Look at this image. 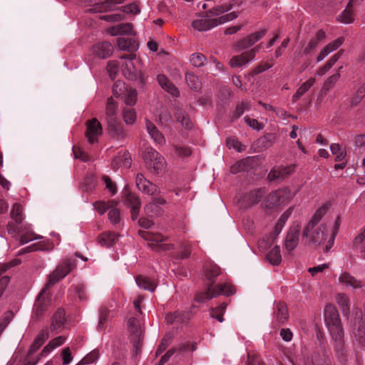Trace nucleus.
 <instances>
[{
    "mask_svg": "<svg viewBox=\"0 0 365 365\" xmlns=\"http://www.w3.org/2000/svg\"><path fill=\"white\" fill-rule=\"evenodd\" d=\"M324 318L337 351H342L344 346V330L336 308L331 304L326 305Z\"/></svg>",
    "mask_w": 365,
    "mask_h": 365,
    "instance_id": "1",
    "label": "nucleus"
},
{
    "mask_svg": "<svg viewBox=\"0 0 365 365\" xmlns=\"http://www.w3.org/2000/svg\"><path fill=\"white\" fill-rule=\"evenodd\" d=\"M118 106V103L114 101L113 97L109 98L107 101L106 114L110 135L120 140L125 137V134L122 125L117 118Z\"/></svg>",
    "mask_w": 365,
    "mask_h": 365,
    "instance_id": "2",
    "label": "nucleus"
},
{
    "mask_svg": "<svg viewBox=\"0 0 365 365\" xmlns=\"http://www.w3.org/2000/svg\"><path fill=\"white\" fill-rule=\"evenodd\" d=\"M297 195L288 187L277 189L269 193L264 200L262 205L264 208L272 209L278 206L287 205Z\"/></svg>",
    "mask_w": 365,
    "mask_h": 365,
    "instance_id": "3",
    "label": "nucleus"
},
{
    "mask_svg": "<svg viewBox=\"0 0 365 365\" xmlns=\"http://www.w3.org/2000/svg\"><path fill=\"white\" fill-rule=\"evenodd\" d=\"M238 16V13L232 11L229 14L222 15L218 18L204 17L195 20L192 26L194 29L199 31H208L218 25L223 24L235 19Z\"/></svg>",
    "mask_w": 365,
    "mask_h": 365,
    "instance_id": "4",
    "label": "nucleus"
},
{
    "mask_svg": "<svg viewBox=\"0 0 365 365\" xmlns=\"http://www.w3.org/2000/svg\"><path fill=\"white\" fill-rule=\"evenodd\" d=\"M328 237V230L325 224L319 225L308 222L302 232V237L306 238L309 243L321 245L324 243Z\"/></svg>",
    "mask_w": 365,
    "mask_h": 365,
    "instance_id": "5",
    "label": "nucleus"
},
{
    "mask_svg": "<svg viewBox=\"0 0 365 365\" xmlns=\"http://www.w3.org/2000/svg\"><path fill=\"white\" fill-rule=\"evenodd\" d=\"M145 166L151 173L157 175L162 174L166 166L165 158L152 148L146 149L143 154Z\"/></svg>",
    "mask_w": 365,
    "mask_h": 365,
    "instance_id": "6",
    "label": "nucleus"
},
{
    "mask_svg": "<svg viewBox=\"0 0 365 365\" xmlns=\"http://www.w3.org/2000/svg\"><path fill=\"white\" fill-rule=\"evenodd\" d=\"M235 293V287L230 282H225L217 284L216 287L209 285L205 292H201L195 296V300L202 302L205 300L210 299L220 294L230 296Z\"/></svg>",
    "mask_w": 365,
    "mask_h": 365,
    "instance_id": "7",
    "label": "nucleus"
},
{
    "mask_svg": "<svg viewBox=\"0 0 365 365\" xmlns=\"http://www.w3.org/2000/svg\"><path fill=\"white\" fill-rule=\"evenodd\" d=\"M76 259L67 258L61 261L56 269L48 275L46 282L47 287H52L59 280L66 277L73 269L76 268Z\"/></svg>",
    "mask_w": 365,
    "mask_h": 365,
    "instance_id": "8",
    "label": "nucleus"
},
{
    "mask_svg": "<svg viewBox=\"0 0 365 365\" xmlns=\"http://www.w3.org/2000/svg\"><path fill=\"white\" fill-rule=\"evenodd\" d=\"M139 235L148 241V245L154 251H168L175 247L173 244L165 243L166 238L160 233L139 231Z\"/></svg>",
    "mask_w": 365,
    "mask_h": 365,
    "instance_id": "9",
    "label": "nucleus"
},
{
    "mask_svg": "<svg viewBox=\"0 0 365 365\" xmlns=\"http://www.w3.org/2000/svg\"><path fill=\"white\" fill-rule=\"evenodd\" d=\"M113 94L115 98L123 100L127 106H133L137 101L136 90L120 81H116L114 83Z\"/></svg>",
    "mask_w": 365,
    "mask_h": 365,
    "instance_id": "10",
    "label": "nucleus"
},
{
    "mask_svg": "<svg viewBox=\"0 0 365 365\" xmlns=\"http://www.w3.org/2000/svg\"><path fill=\"white\" fill-rule=\"evenodd\" d=\"M128 329L130 333V341L135 350V354H138L141 349L143 343V329L140 321L135 317H131L128 322Z\"/></svg>",
    "mask_w": 365,
    "mask_h": 365,
    "instance_id": "11",
    "label": "nucleus"
},
{
    "mask_svg": "<svg viewBox=\"0 0 365 365\" xmlns=\"http://www.w3.org/2000/svg\"><path fill=\"white\" fill-rule=\"evenodd\" d=\"M50 287L45 284L44 287L41 289L37 296L36 302L34 307V314L37 317L41 316L44 312L48 309L50 304Z\"/></svg>",
    "mask_w": 365,
    "mask_h": 365,
    "instance_id": "12",
    "label": "nucleus"
},
{
    "mask_svg": "<svg viewBox=\"0 0 365 365\" xmlns=\"http://www.w3.org/2000/svg\"><path fill=\"white\" fill-rule=\"evenodd\" d=\"M300 233V224L298 222L293 223L289 227L284 242V248L288 252L293 251L298 245Z\"/></svg>",
    "mask_w": 365,
    "mask_h": 365,
    "instance_id": "13",
    "label": "nucleus"
},
{
    "mask_svg": "<svg viewBox=\"0 0 365 365\" xmlns=\"http://www.w3.org/2000/svg\"><path fill=\"white\" fill-rule=\"evenodd\" d=\"M260 48L261 46L259 45L250 51L241 53L240 55L233 56L230 61V66L235 68L247 66L255 58L256 53L259 51Z\"/></svg>",
    "mask_w": 365,
    "mask_h": 365,
    "instance_id": "14",
    "label": "nucleus"
},
{
    "mask_svg": "<svg viewBox=\"0 0 365 365\" xmlns=\"http://www.w3.org/2000/svg\"><path fill=\"white\" fill-rule=\"evenodd\" d=\"M86 137L90 144L96 143L103 133L101 124L96 118L88 120L86 122Z\"/></svg>",
    "mask_w": 365,
    "mask_h": 365,
    "instance_id": "15",
    "label": "nucleus"
},
{
    "mask_svg": "<svg viewBox=\"0 0 365 365\" xmlns=\"http://www.w3.org/2000/svg\"><path fill=\"white\" fill-rule=\"evenodd\" d=\"M135 183L138 189L144 194L154 195L160 192L159 187L147 180L141 173L137 174Z\"/></svg>",
    "mask_w": 365,
    "mask_h": 365,
    "instance_id": "16",
    "label": "nucleus"
},
{
    "mask_svg": "<svg viewBox=\"0 0 365 365\" xmlns=\"http://www.w3.org/2000/svg\"><path fill=\"white\" fill-rule=\"evenodd\" d=\"M123 202L125 205L130 208L133 220L136 219L138 216L141 205L139 197L129 191H125Z\"/></svg>",
    "mask_w": 365,
    "mask_h": 365,
    "instance_id": "17",
    "label": "nucleus"
},
{
    "mask_svg": "<svg viewBox=\"0 0 365 365\" xmlns=\"http://www.w3.org/2000/svg\"><path fill=\"white\" fill-rule=\"evenodd\" d=\"M267 34V30L263 29L258 31L247 37L238 41L236 44V49L240 51L242 49H246L253 46L256 42L262 38Z\"/></svg>",
    "mask_w": 365,
    "mask_h": 365,
    "instance_id": "18",
    "label": "nucleus"
},
{
    "mask_svg": "<svg viewBox=\"0 0 365 365\" xmlns=\"http://www.w3.org/2000/svg\"><path fill=\"white\" fill-rule=\"evenodd\" d=\"M125 0H106L102 3L94 4L90 11L93 13H102L117 9V6L123 4Z\"/></svg>",
    "mask_w": 365,
    "mask_h": 365,
    "instance_id": "19",
    "label": "nucleus"
},
{
    "mask_svg": "<svg viewBox=\"0 0 365 365\" xmlns=\"http://www.w3.org/2000/svg\"><path fill=\"white\" fill-rule=\"evenodd\" d=\"M295 170L294 165H290L289 166H279L274 167L268 174V179L271 181L275 180L283 179L287 175L292 173Z\"/></svg>",
    "mask_w": 365,
    "mask_h": 365,
    "instance_id": "20",
    "label": "nucleus"
},
{
    "mask_svg": "<svg viewBox=\"0 0 365 365\" xmlns=\"http://www.w3.org/2000/svg\"><path fill=\"white\" fill-rule=\"evenodd\" d=\"M121 58L125 59L128 58L129 61L126 63L125 66L127 68V71L124 70V75L130 80H139L140 82L143 84L145 83V79L143 76V74L140 72L139 73H137L136 70L132 71L131 68L134 69L133 63L132 62V60L134 58L133 55H128V56H122Z\"/></svg>",
    "mask_w": 365,
    "mask_h": 365,
    "instance_id": "21",
    "label": "nucleus"
},
{
    "mask_svg": "<svg viewBox=\"0 0 365 365\" xmlns=\"http://www.w3.org/2000/svg\"><path fill=\"white\" fill-rule=\"evenodd\" d=\"M326 37V34L323 30H319L315 36L310 39V41L303 46V55H309L312 53L314 49L317 47L319 43L324 39Z\"/></svg>",
    "mask_w": 365,
    "mask_h": 365,
    "instance_id": "22",
    "label": "nucleus"
},
{
    "mask_svg": "<svg viewBox=\"0 0 365 365\" xmlns=\"http://www.w3.org/2000/svg\"><path fill=\"white\" fill-rule=\"evenodd\" d=\"M344 42V37H339L334 41L329 43L326 45L319 52L318 56H317V62H320L325 58L330 53L336 51L339 48Z\"/></svg>",
    "mask_w": 365,
    "mask_h": 365,
    "instance_id": "23",
    "label": "nucleus"
},
{
    "mask_svg": "<svg viewBox=\"0 0 365 365\" xmlns=\"http://www.w3.org/2000/svg\"><path fill=\"white\" fill-rule=\"evenodd\" d=\"M20 263L19 259H14L9 263L0 264V297L9 282V277L2 275L8 269L14 267Z\"/></svg>",
    "mask_w": 365,
    "mask_h": 365,
    "instance_id": "24",
    "label": "nucleus"
},
{
    "mask_svg": "<svg viewBox=\"0 0 365 365\" xmlns=\"http://www.w3.org/2000/svg\"><path fill=\"white\" fill-rule=\"evenodd\" d=\"M93 53L99 58H106L111 56L113 46L108 41L98 43L93 46Z\"/></svg>",
    "mask_w": 365,
    "mask_h": 365,
    "instance_id": "25",
    "label": "nucleus"
},
{
    "mask_svg": "<svg viewBox=\"0 0 365 365\" xmlns=\"http://www.w3.org/2000/svg\"><path fill=\"white\" fill-rule=\"evenodd\" d=\"M108 32L111 36L135 35L133 24L130 23H123L111 26L108 28Z\"/></svg>",
    "mask_w": 365,
    "mask_h": 365,
    "instance_id": "26",
    "label": "nucleus"
},
{
    "mask_svg": "<svg viewBox=\"0 0 365 365\" xmlns=\"http://www.w3.org/2000/svg\"><path fill=\"white\" fill-rule=\"evenodd\" d=\"M188 315V313L175 311L168 314L165 317V320L168 324H175L178 327L180 325L187 322Z\"/></svg>",
    "mask_w": 365,
    "mask_h": 365,
    "instance_id": "27",
    "label": "nucleus"
},
{
    "mask_svg": "<svg viewBox=\"0 0 365 365\" xmlns=\"http://www.w3.org/2000/svg\"><path fill=\"white\" fill-rule=\"evenodd\" d=\"M352 248L356 252H359L361 257H365V227L354 238Z\"/></svg>",
    "mask_w": 365,
    "mask_h": 365,
    "instance_id": "28",
    "label": "nucleus"
},
{
    "mask_svg": "<svg viewBox=\"0 0 365 365\" xmlns=\"http://www.w3.org/2000/svg\"><path fill=\"white\" fill-rule=\"evenodd\" d=\"M146 129L148 134L155 143L163 145L165 143V137L158 130L156 126L148 120H146Z\"/></svg>",
    "mask_w": 365,
    "mask_h": 365,
    "instance_id": "29",
    "label": "nucleus"
},
{
    "mask_svg": "<svg viewBox=\"0 0 365 365\" xmlns=\"http://www.w3.org/2000/svg\"><path fill=\"white\" fill-rule=\"evenodd\" d=\"M130 156L127 151L119 152L112 162V167L114 169L121 166L128 168H130Z\"/></svg>",
    "mask_w": 365,
    "mask_h": 365,
    "instance_id": "30",
    "label": "nucleus"
},
{
    "mask_svg": "<svg viewBox=\"0 0 365 365\" xmlns=\"http://www.w3.org/2000/svg\"><path fill=\"white\" fill-rule=\"evenodd\" d=\"M242 4V1H239L238 0H232L228 4H225L222 5L217 6L212 9L209 10L208 13L210 16H219L225 12H227L232 9L235 8L236 6H240Z\"/></svg>",
    "mask_w": 365,
    "mask_h": 365,
    "instance_id": "31",
    "label": "nucleus"
},
{
    "mask_svg": "<svg viewBox=\"0 0 365 365\" xmlns=\"http://www.w3.org/2000/svg\"><path fill=\"white\" fill-rule=\"evenodd\" d=\"M265 191L262 188L252 190L247 193L243 197V202L247 205L257 204L264 195Z\"/></svg>",
    "mask_w": 365,
    "mask_h": 365,
    "instance_id": "32",
    "label": "nucleus"
},
{
    "mask_svg": "<svg viewBox=\"0 0 365 365\" xmlns=\"http://www.w3.org/2000/svg\"><path fill=\"white\" fill-rule=\"evenodd\" d=\"M339 283L343 286L350 287L353 289L363 287V284L348 272H343L339 277Z\"/></svg>",
    "mask_w": 365,
    "mask_h": 365,
    "instance_id": "33",
    "label": "nucleus"
},
{
    "mask_svg": "<svg viewBox=\"0 0 365 365\" xmlns=\"http://www.w3.org/2000/svg\"><path fill=\"white\" fill-rule=\"evenodd\" d=\"M159 85L168 93H170L173 96H178L179 91L178 88L168 80V78L163 74H160L157 77Z\"/></svg>",
    "mask_w": 365,
    "mask_h": 365,
    "instance_id": "34",
    "label": "nucleus"
},
{
    "mask_svg": "<svg viewBox=\"0 0 365 365\" xmlns=\"http://www.w3.org/2000/svg\"><path fill=\"white\" fill-rule=\"evenodd\" d=\"M288 311L286 304L284 302H278L276 304V311L274 312V319L279 324H283L288 319Z\"/></svg>",
    "mask_w": 365,
    "mask_h": 365,
    "instance_id": "35",
    "label": "nucleus"
},
{
    "mask_svg": "<svg viewBox=\"0 0 365 365\" xmlns=\"http://www.w3.org/2000/svg\"><path fill=\"white\" fill-rule=\"evenodd\" d=\"M135 282L140 288L150 292H153L156 287L155 282L146 276H137L135 277Z\"/></svg>",
    "mask_w": 365,
    "mask_h": 365,
    "instance_id": "36",
    "label": "nucleus"
},
{
    "mask_svg": "<svg viewBox=\"0 0 365 365\" xmlns=\"http://www.w3.org/2000/svg\"><path fill=\"white\" fill-rule=\"evenodd\" d=\"M118 235L115 232H104L98 237V242L101 246L110 247L118 240Z\"/></svg>",
    "mask_w": 365,
    "mask_h": 365,
    "instance_id": "37",
    "label": "nucleus"
},
{
    "mask_svg": "<svg viewBox=\"0 0 365 365\" xmlns=\"http://www.w3.org/2000/svg\"><path fill=\"white\" fill-rule=\"evenodd\" d=\"M316 80L314 78H310L307 81L303 83L301 86L297 89L296 93L292 96L293 101H298L309 88L314 84Z\"/></svg>",
    "mask_w": 365,
    "mask_h": 365,
    "instance_id": "38",
    "label": "nucleus"
},
{
    "mask_svg": "<svg viewBox=\"0 0 365 365\" xmlns=\"http://www.w3.org/2000/svg\"><path fill=\"white\" fill-rule=\"evenodd\" d=\"M220 274L221 269L217 264H210L206 267L205 276L206 278L210 282V285L213 286L212 284L215 282L216 277Z\"/></svg>",
    "mask_w": 365,
    "mask_h": 365,
    "instance_id": "39",
    "label": "nucleus"
},
{
    "mask_svg": "<svg viewBox=\"0 0 365 365\" xmlns=\"http://www.w3.org/2000/svg\"><path fill=\"white\" fill-rule=\"evenodd\" d=\"M66 341V337L59 336L52 339L42 350L41 355H46L49 354L54 349L62 345Z\"/></svg>",
    "mask_w": 365,
    "mask_h": 365,
    "instance_id": "40",
    "label": "nucleus"
},
{
    "mask_svg": "<svg viewBox=\"0 0 365 365\" xmlns=\"http://www.w3.org/2000/svg\"><path fill=\"white\" fill-rule=\"evenodd\" d=\"M267 260L273 265H278L282 261L280 247L274 246L267 255Z\"/></svg>",
    "mask_w": 365,
    "mask_h": 365,
    "instance_id": "41",
    "label": "nucleus"
},
{
    "mask_svg": "<svg viewBox=\"0 0 365 365\" xmlns=\"http://www.w3.org/2000/svg\"><path fill=\"white\" fill-rule=\"evenodd\" d=\"M65 311L62 309H58L53 316L51 327L53 329H60L65 321Z\"/></svg>",
    "mask_w": 365,
    "mask_h": 365,
    "instance_id": "42",
    "label": "nucleus"
},
{
    "mask_svg": "<svg viewBox=\"0 0 365 365\" xmlns=\"http://www.w3.org/2000/svg\"><path fill=\"white\" fill-rule=\"evenodd\" d=\"M336 301L344 316L349 313V299L344 294H338Z\"/></svg>",
    "mask_w": 365,
    "mask_h": 365,
    "instance_id": "43",
    "label": "nucleus"
},
{
    "mask_svg": "<svg viewBox=\"0 0 365 365\" xmlns=\"http://www.w3.org/2000/svg\"><path fill=\"white\" fill-rule=\"evenodd\" d=\"M227 305V303L223 302L217 307L210 309V317L216 319L220 322H222L224 321L223 314L226 310Z\"/></svg>",
    "mask_w": 365,
    "mask_h": 365,
    "instance_id": "44",
    "label": "nucleus"
},
{
    "mask_svg": "<svg viewBox=\"0 0 365 365\" xmlns=\"http://www.w3.org/2000/svg\"><path fill=\"white\" fill-rule=\"evenodd\" d=\"M331 153L335 155L336 161H341L344 159L346 156V150L344 147L338 143H331L330 145Z\"/></svg>",
    "mask_w": 365,
    "mask_h": 365,
    "instance_id": "45",
    "label": "nucleus"
},
{
    "mask_svg": "<svg viewBox=\"0 0 365 365\" xmlns=\"http://www.w3.org/2000/svg\"><path fill=\"white\" fill-rule=\"evenodd\" d=\"M199 246L197 242H184L182 244L181 249V258H187L190 256L192 251L198 249Z\"/></svg>",
    "mask_w": 365,
    "mask_h": 365,
    "instance_id": "46",
    "label": "nucleus"
},
{
    "mask_svg": "<svg viewBox=\"0 0 365 365\" xmlns=\"http://www.w3.org/2000/svg\"><path fill=\"white\" fill-rule=\"evenodd\" d=\"M177 121L181 123L182 125L189 129L192 127V122L188 115L181 109H178L175 114Z\"/></svg>",
    "mask_w": 365,
    "mask_h": 365,
    "instance_id": "47",
    "label": "nucleus"
},
{
    "mask_svg": "<svg viewBox=\"0 0 365 365\" xmlns=\"http://www.w3.org/2000/svg\"><path fill=\"white\" fill-rule=\"evenodd\" d=\"M48 337V333L46 331H41L36 336L31 346V350L32 351H36L40 348Z\"/></svg>",
    "mask_w": 365,
    "mask_h": 365,
    "instance_id": "48",
    "label": "nucleus"
},
{
    "mask_svg": "<svg viewBox=\"0 0 365 365\" xmlns=\"http://www.w3.org/2000/svg\"><path fill=\"white\" fill-rule=\"evenodd\" d=\"M339 20L344 24H350L354 21V11L353 6H349L347 4L344 11L339 16Z\"/></svg>",
    "mask_w": 365,
    "mask_h": 365,
    "instance_id": "49",
    "label": "nucleus"
},
{
    "mask_svg": "<svg viewBox=\"0 0 365 365\" xmlns=\"http://www.w3.org/2000/svg\"><path fill=\"white\" fill-rule=\"evenodd\" d=\"M11 217L17 224L21 223L24 217H23V208L20 204L16 203L14 205L11 212Z\"/></svg>",
    "mask_w": 365,
    "mask_h": 365,
    "instance_id": "50",
    "label": "nucleus"
},
{
    "mask_svg": "<svg viewBox=\"0 0 365 365\" xmlns=\"http://www.w3.org/2000/svg\"><path fill=\"white\" fill-rule=\"evenodd\" d=\"M340 77H341V75L339 72H336V73L329 76L323 83L322 91L327 92L329 90H331V88H333L334 85L336 84V83L340 78Z\"/></svg>",
    "mask_w": 365,
    "mask_h": 365,
    "instance_id": "51",
    "label": "nucleus"
},
{
    "mask_svg": "<svg viewBox=\"0 0 365 365\" xmlns=\"http://www.w3.org/2000/svg\"><path fill=\"white\" fill-rule=\"evenodd\" d=\"M118 46L120 50H132L135 48V41L129 38H118L117 40Z\"/></svg>",
    "mask_w": 365,
    "mask_h": 365,
    "instance_id": "52",
    "label": "nucleus"
},
{
    "mask_svg": "<svg viewBox=\"0 0 365 365\" xmlns=\"http://www.w3.org/2000/svg\"><path fill=\"white\" fill-rule=\"evenodd\" d=\"M123 118L126 124L132 125L135 122L136 113L134 109L126 108L123 110Z\"/></svg>",
    "mask_w": 365,
    "mask_h": 365,
    "instance_id": "53",
    "label": "nucleus"
},
{
    "mask_svg": "<svg viewBox=\"0 0 365 365\" xmlns=\"http://www.w3.org/2000/svg\"><path fill=\"white\" fill-rule=\"evenodd\" d=\"M14 318V313L11 311H7L4 313L0 319V335L11 322Z\"/></svg>",
    "mask_w": 365,
    "mask_h": 365,
    "instance_id": "54",
    "label": "nucleus"
},
{
    "mask_svg": "<svg viewBox=\"0 0 365 365\" xmlns=\"http://www.w3.org/2000/svg\"><path fill=\"white\" fill-rule=\"evenodd\" d=\"M99 357V352L94 349L83 358L78 365H86L95 362Z\"/></svg>",
    "mask_w": 365,
    "mask_h": 365,
    "instance_id": "55",
    "label": "nucleus"
},
{
    "mask_svg": "<svg viewBox=\"0 0 365 365\" xmlns=\"http://www.w3.org/2000/svg\"><path fill=\"white\" fill-rule=\"evenodd\" d=\"M185 79L187 85L191 89H198L200 87V82L198 78L191 73H186Z\"/></svg>",
    "mask_w": 365,
    "mask_h": 365,
    "instance_id": "56",
    "label": "nucleus"
},
{
    "mask_svg": "<svg viewBox=\"0 0 365 365\" xmlns=\"http://www.w3.org/2000/svg\"><path fill=\"white\" fill-rule=\"evenodd\" d=\"M190 63L195 67H201L204 66L206 61V57L200 53H195L190 56Z\"/></svg>",
    "mask_w": 365,
    "mask_h": 365,
    "instance_id": "57",
    "label": "nucleus"
},
{
    "mask_svg": "<svg viewBox=\"0 0 365 365\" xmlns=\"http://www.w3.org/2000/svg\"><path fill=\"white\" fill-rule=\"evenodd\" d=\"M328 209V205L324 204L321 206L317 210L312 220L309 222H313L314 225H317L318 222L321 220L322 217L327 212Z\"/></svg>",
    "mask_w": 365,
    "mask_h": 365,
    "instance_id": "58",
    "label": "nucleus"
},
{
    "mask_svg": "<svg viewBox=\"0 0 365 365\" xmlns=\"http://www.w3.org/2000/svg\"><path fill=\"white\" fill-rule=\"evenodd\" d=\"M145 211L148 215L155 217L160 215L161 208L150 202L145 206Z\"/></svg>",
    "mask_w": 365,
    "mask_h": 365,
    "instance_id": "59",
    "label": "nucleus"
},
{
    "mask_svg": "<svg viewBox=\"0 0 365 365\" xmlns=\"http://www.w3.org/2000/svg\"><path fill=\"white\" fill-rule=\"evenodd\" d=\"M359 326L356 330H354L353 333L355 336H358L360 339H363L365 336V316L361 317V314L359 315Z\"/></svg>",
    "mask_w": 365,
    "mask_h": 365,
    "instance_id": "60",
    "label": "nucleus"
},
{
    "mask_svg": "<svg viewBox=\"0 0 365 365\" xmlns=\"http://www.w3.org/2000/svg\"><path fill=\"white\" fill-rule=\"evenodd\" d=\"M121 10L124 13L134 15L138 14L140 12L139 5L136 2L122 6Z\"/></svg>",
    "mask_w": 365,
    "mask_h": 365,
    "instance_id": "61",
    "label": "nucleus"
},
{
    "mask_svg": "<svg viewBox=\"0 0 365 365\" xmlns=\"http://www.w3.org/2000/svg\"><path fill=\"white\" fill-rule=\"evenodd\" d=\"M108 218L113 225L120 222V210L117 208L112 207L108 210Z\"/></svg>",
    "mask_w": 365,
    "mask_h": 365,
    "instance_id": "62",
    "label": "nucleus"
},
{
    "mask_svg": "<svg viewBox=\"0 0 365 365\" xmlns=\"http://www.w3.org/2000/svg\"><path fill=\"white\" fill-rule=\"evenodd\" d=\"M250 106L251 105L247 102H242L237 105L234 113V116L237 118L240 117L245 110H248L250 108Z\"/></svg>",
    "mask_w": 365,
    "mask_h": 365,
    "instance_id": "63",
    "label": "nucleus"
},
{
    "mask_svg": "<svg viewBox=\"0 0 365 365\" xmlns=\"http://www.w3.org/2000/svg\"><path fill=\"white\" fill-rule=\"evenodd\" d=\"M107 71L108 72L110 77L112 79H114L118 72V63L114 61H109L107 65Z\"/></svg>",
    "mask_w": 365,
    "mask_h": 365,
    "instance_id": "64",
    "label": "nucleus"
}]
</instances>
